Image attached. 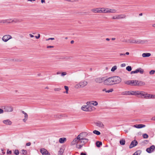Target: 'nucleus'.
Wrapping results in <instances>:
<instances>
[{
  "label": "nucleus",
  "mask_w": 155,
  "mask_h": 155,
  "mask_svg": "<svg viewBox=\"0 0 155 155\" xmlns=\"http://www.w3.org/2000/svg\"><path fill=\"white\" fill-rule=\"evenodd\" d=\"M54 40V38H48V39H46V40L48 41V40Z\"/></svg>",
  "instance_id": "obj_55"
},
{
  "label": "nucleus",
  "mask_w": 155,
  "mask_h": 155,
  "mask_svg": "<svg viewBox=\"0 0 155 155\" xmlns=\"http://www.w3.org/2000/svg\"><path fill=\"white\" fill-rule=\"evenodd\" d=\"M82 133H81L77 137L75 138L74 139V141H77V143L78 142V141H80V140H81V139L83 140V138L82 137Z\"/></svg>",
  "instance_id": "obj_14"
},
{
  "label": "nucleus",
  "mask_w": 155,
  "mask_h": 155,
  "mask_svg": "<svg viewBox=\"0 0 155 155\" xmlns=\"http://www.w3.org/2000/svg\"><path fill=\"white\" fill-rule=\"evenodd\" d=\"M129 41L130 43H135L136 40L134 39H129Z\"/></svg>",
  "instance_id": "obj_39"
},
{
  "label": "nucleus",
  "mask_w": 155,
  "mask_h": 155,
  "mask_svg": "<svg viewBox=\"0 0 155 155\" xmlns=\"http://www.w3.org/2000/svg\"><path fill=\"white\" fill-rule=\"evenodd\" d=\"M155 149V146L154 145L151 146L149 148H147L146 151L149 153H150L154 151Z\"/></svg>",
  "instance_id": "obj_10"
},
{
  "label": "nucleus",
  "mask_w": 155,
  "mask_h": 155,
  "mask_svg": "<svg viewBox=\"0 0 155 155\" xmlns=\"http://www.w3.org/2000/svg\"><path fill=\"white\" fill-rule=\"evenodd\" d=\"M40 34H38V36H35V37L36 39L39 38H40Z\"/></svg>",
  "instance_id": "obj_54"
},
{
  "label": "nucleus",
  "mask_w": 155,
  "mask_h": 155,
  "mask_svg": "<svg viewBox=\"0 0 155 155\" xmlns=\"http://www.w3.org/2000/svg\"><path fill=\"white\" fill-rule=\"evenodd\" d=\"M151 55V54L148 53H143L142 54V56L143 57H149Z\"/></svg>",
  "instance_id": "obj_24"
},
{
  "label": "nucleus",
  "mask_w": 155,
  "mask_h": 155,
  "mask_svg": "<svg viewBox=\"0 0 155 155\" xmlns=\"http://www.w3.org/2000/svg\"><path fill=\"white\" fill-rule=\"evenodd\" d=\"M6 154L8 155L9 154H12V151L11 150H9L8 149L7 150V152L6 153Z\"/></svg>",
  "instance_id": "obj_41"
},
{
  "label": "nucleus",
  "mask_w": 155,
  "mask_h": 155,
  "mask_svg": "<svg viewBox=\"0 0 155 155\" xmlns=\"http://www.w3.org/2000/svg\"><path fill=\"white\" fill-rule=\"evenodd\" d=\"M12 38V36L11 35H6L3 36L2 38V40L4 42H6Z\"/></svg>",
  "instance_id": "obj_11"
},
{
  "label": "nucleus",
  "mask_w": 155,
  "mask_h": 155,
  "mask_svg": "<svg viewBox=\"0 0 155 155\" xmlns=\"http://www.w3.org/2000/svg\"><path fill=\"white\" fill-rule=\"evenodd\" d=\"M3 107V109L5 112H11L13 110V107L11 106L6 105L4 106Z\"/></svg>",
  "instance_id": "obj_6"
},
{
  "label": "nucleus",
  "mask_w": 155,
  "mask_h": 155,
  "mask_svg": "<svg viewBox=\"0 0 155 155\" xmlns=\"http://www.w3.org/2000/svg\"><path fill=\"white\" fill-rule=\"evenodd\" d=\"M66 140V138L65 137H62L60 138L59 139V142L61 143H63Z\"/></svg>",
  "instance_id": "obj_23"
},
{
  "label": "nucleus",
  "mask_w": 155,
  "mask_h": 155,
  "mask_svg": "<svg viewBox=\"0 0 155 155\" xmlns=\"http://www.w3.org/2000/svg\"><path fill=\"white\" fill-rule=\"evenodd\" d=\"M93 133L97 135H99L101 134V133L99 131L97 130H94L93 131Z\"/></svg>",
  "instance_id": "obj_32"
},
{
  "label": "nucleus",
  "mask_w": 155,
  "mask_h": 155,
  "mask_svg": "<svg viewBox=\"0 0 155 155\" xmlns=\"http://www.w3.org/2000/svg\"><path fill=\"white\" fill-rule=\"evenodd\" d=\"M90 101L87 102V105L83 106L81 107V109L84 111H91L94 109V107L92 105H90Z\"/></svg>",
  "instance_id": "obj_2"
},
{
  "label": "nucleus",
  "mask_w": 155,
  "mask_h": 155,
  "mask_svg": "<svg viewBox=\"0 0 155 155\" xmlns=\"http://www.w3.org/2000/svg\"><path fill=\"white\" fill-rule=\"evenodd\" d=\"M113 89H110L109 90H107L106 91V93H110L111 92L113 91Z\"/></svg>",
  "instance_id": "obj_46"
},
{
  "label": "nucleus",
  "mask_w": 155,
  "mask_h": 155,
  "mask_svg": "<svg viewBox=\"0 0 155 155\" xmlns=\"http://www.w3.org/2000/svg\"><path fill=\"white\" fill-rule=\"evenodd\" d=\"M117 67L115 65L114 66L111 68V71H114L117 69Z\"/></svg>",
  "instance_id": "obj_37"
},
{
  "label": "nucleus",
  "mask_w": 155,
  "mask_h": 155,
  "mask_svg": "<svg viewBox=\"0 0 155 155\" xmlns=\"http://www.w3.org/2000/svg\"><path fill=\"white\" fill-rule=\"evenodd\" d=\"M121 79L118 76H112L105 79L104 84L107 85H112L120 83Z\"/></svg>",
  "instance_id": "obj_1"
},
{
  "label": "nucleus",
  "mask_w": 155,
  "mask_h": 155,
  "mask_svg": "<svg viewBox=\"0 0 155 155\" xmlns=\"http://www.w3.org/2000/svg\"><path fill=\"white\" fill-rule=\"evenodd\" d=\"M104 77H99L97 78H96L94 79V81L97 83H101L103 82H104V81L105 80Z\"/></svg>",
  "instance_id": "obj_7"
},
{
  "label": "nucleus",
  "mask_w": 155,
  "mask_h": 155,
  "mask_svg": "<svg viewBox=\"0 0 155 155\" xmlns=\"http://www.w3.org/2000/svg\"><path fill=\"white\" fill-rule=\"evenodd\" d=\"M3 122L4 124L6 125H10L12 124V122L8 119L4 120Z\"/></svg>",
  "instance_id": "obj_19"
},
{
  "label": "nucleus",
  "mask_w": 155,
  "mask_h": 155,
  "mask_svg": "<svg viewBox=\"0 0 155 155\" xmlns=\"http://www.w3.org/2000/svg\"><path fill=\"white\" fill-rule=\"evenodd\" d=\"M126 15H125L121 14L117 15L116 16H113L112 19H123L125 18Z\"/></svg>",
  "instance_id": "obj_8"
},
{
  "label": "nucleus",
  "mask_w": 155,
  "mask_h": 155,
  "mask_svg": "<svg viewBox=\"0 0 155 155\" xmlns=\"http://www.w3.org/2000/svg\"><path fill=\"white\" fill-rule=\"evenodd\" d=\"M126 69L128 71H130L132 70L131 67L130 66H128L126 67Z\"/></svg>",
  "instance_id": "obj_34"
},
{
  "label": "nucleus",
  "mask_w": 155,
  "mask_h": 155,
  "mask_svg": "<svg viewBox=\"0 0 155 155\" xmlns=\"http://www.w3.org/2000/svg\"><path fill=\"white\" fill-rule=\"evenodd\" d=\"M138 92L137 93V96H138L139 97H141L142 98H144L145 99L146 97V92L143 91H138Z\"/></svg>",
  "instance_id": "obj_5"
},
{
  "label": "nucleus",
  "mask_w": 155,
  "mask_h": 155,
  "mask_svg": "<svg viewBox=\"0 0 155 155\" xmlns=\"http://www.w3.org/2000/svg\"><path fill=\"white\" fill-rule=\"evenodd\" d=\"M148 142H149V140H145L143 142L144 143H148Z\"/></svg>",
  "instance_id": "obj_61"
},
{
  "label": "nucleus",
  "mask_w": 155,
  "mask_h": 155,
  "mask_svg": "<svg viewBox=\"0 0 155 155\" xmlns=\"http://www.w3.org/2000/svg\"><path fill=\"white\" fill-rule=\"evenodd\" d=\"M11 20V19H7V20H2V21H0V23H2V22H3V23L7 22L8 21Z\"/></svg>",
  "instance_id": "obj_43"
},
{
  "label": "nucleus",
  "mask_w": 155,
  "mask_h": 155,
  "mask_svg": "<svg viewBox=\"0 0 155 155\" xmlns=\"http://www.w3.org/2000/svg\"><path fill=\"white\" fill-rule=\"evenodd\" d=\"M22 154H24L25 153V154H27V151L26 150H22Z\"/></svg>",
  "instance_id": "obj_49"
},
{
  "label": "nucleus",
  "mask_w": 155,
  "mask_h": 155,
  "mask_svg": "<svg viewBox=\"0 0 155 155\" xmlns=\"http://www.w3.org/2000/svg\"><path fill=\"white\" fill-rule=\"evenodd\" d=\"M25 115V118L23 119V121L25 122L27 120L28 118V114L26 113Z\"/></svg>",
  "instance_id": "obj_33"
},
{
  "label": "nucleus",
  "mask_w": 155,
  "mask_h": 155,
  "mask_svg": "<svg viewBox=\"0 0 155 155\" xmlns=\"http://www.w3.org/2000/svg\"><path fill=\"white\" fill-rule=\"evenodd\" d=\"M138 144V142L136 140L132 141L129 146V148L131 149L136 146Z\"/></svg>",
  "instance_id": "obj_13"
},
{
  "label": "nucleus",
  "mask_w": 155,
  "mask_h": 155,
  "mask_svg": "<svg viewBox=\"0 0 155 155\" xmlns=\"http://www.w3.org/2000/svg\"><path fill=\"white\" fill-rule=\"evenodd\" d=\"M98 12V13H103V11H102V9H101V8H99Z\"/></svg>",
  "instance_id": "obj_50"
},
{
  "label": "nucleus",
  "mask_w": 155,
  "mask_h": 155,
  "mask_svg": "<svg viewBox=\"0 0 155 155\" xmlns=\"http://www.w3.org/2000/svg\"><path fill=\"white\" fill-rule=\"evenodd\" d=\"M146 126L142 124H136L134 126V127L137 128H141L145 127Z\"/></svg>",
  "instance_id": "obj_15"
},
{
  "label": "nucleus",
  "mask_w": 155,
  "mask_h": 155,
  "mask_svg": "<svg viewBox=\"0 0 155 155\" xmlns=\"http://www.w3.org/2000/svg\"><path fill=\"white\" fill-rule=\"evenodd\" d=\"M64 152V150L62 148H60V150L58 152V155H61L63 154Z\"/></svg>",
  "instance_id": "obj_31"
},
{
  "label": "nucleus",
  "mask_w": 155,
  "mask_h": 155,
  "mask_svg": "<svg viewBox=\"0 0 155 155\" xmlns=\"http://www.w3.org/2000/svg\"><path fill=\"white\" fill-rule=\"evenodd\" d=\"M126 66V64L124 63L122 64L121 65V66L122 67H124Z\"/></svg>",
  "instance_id": "obj_60"
},
{
  "label": "nucleus",
  "mask_w": 155,
  "mask_h": 155,
  "mask_svg": "<svg viewBox=\"0 0 155 155\" xmlns=\"http://www.w3.org/2000/svg\"><path fill=\"white\" fill-rule=\"evenodd\" d=\"M76 143H77V141H74V140H73L71 142V145H73L75 144Z\"/></svg>",
  "instance_id": "obj_48"
},
{
  "label": "nucleus",
  "mask_w": 155,
  "mask_h": 155,
  "mask_svg": "<svg viewBox=\"0 0 155 155\" xmlns=\"http://www.w3.org/2000/svg\"><path fill=\"white\" fill-rule=\"evenodd\" d=\"M64 88L66 90V93L67 94L68 93V87L67 86H64Z\"/></svg>",
  "instance_id": "obj_42"
},
{
  "label": "nucleus",
  "mask_w": 155,
  "mask_h": 155,
  "mask_svg": "<svg viewBox=\"0 0 155 155\" xmlns=\"http://www.w3.org/2000/svg\"><path fill=\"white\" fill-rule=\"evenodd\" d=\"M4 110L0 108V114H2L3 113Z\"/></svg>",
  "instance_id": "obj_57"
},
{
  "label": "nucleus",
  "mask_w": 155,
  "mask_h": 155,
  "mask_svg": "<svg viewBox=\"0 0 155 155\" xmlns=\"http://www.w3.org/2000/svg\"><path fill=\"white\" fill-rule=\"evenodd\" d=\"M89 140L87 138H83V140L81 139L80 140V141H78L77 143H80L81 144L83 145V146L86 143H87Z\"/></svg>",
  "instance_id": "obj_12"
},
{
  "label": "nucleus",
  "mask_w": 155,
  "mask_h": 155,
  "mask_svg": "<svg viewBox=\"0 0 155 155\" xmlns=\"http://www.w3.org/2000/svg\"><path fill=\"white\" fill-rule=\"evenodd\" d=\"M132 81L133 80H129L125 81H124V83L125 84L127 85H129L131 86H132Z\"/></svg>",
  "instance_id": "obj_22"
},
{
  "label": "nucleus",
  "mask_w": 155,
  "mask_h": 155,
  "mask_svg": "<svg viewBox=\"0 0 155 155\" xmlns=\"http://www.w3.org/2000/svg\"><path fill=\"white\" fill-rule=\"evenodd\" d=\"M54 46H47V48H54Z\"/></svg>",
  "instance_id": "obj_58"
},
{
  "label": "nucleus",
  "mask_w": 155,
  "mask_h": 155,
  "mask_svg": "<svg viewBox=\"0 0 155 155\" xmlns=\"http://www.w3.org/2000/svg\"><path fill=\"white\" fill-rule=\"evenodd\" d=\"M147 41L146 40H143L139 39L138 40H136L135 43L140 44H143Z\"/></svg>",
  "instance_id": "obj_20"
},
{
  "label": "nucleus",
  "mask_w": 155,
  "mask_h": 155,
  "mask_svg": "<svg viewBox=\"0 0 155 155\" xmlns=\"http://www.w3.org/2000/svg\"><path fill=\"white\" fill-rule=\"evenodd\" d=\"M142 136L143 137L144 139L147 138L149 137L148 135L147 134L145 133L143 134Z\"/></svg>",
  "instance_id": "obj_38"
},
{
  "label": "nucleus",
  "mask_w": 155,
  "mask_h": 155,
  "mask_svg": "<svg viewBox=\"0 0 155 155\" xmlns=\"http://www.w3.org/2000/svg\"><path fill=\"white\" fill-rule=\"evenodd\" d=\"M87 84V81H81L75 86V87L77 88L83 87L86 86Z\"/></svg>",
  "instance_id": "obj_4"
},
{
  "label": "nucleus",
  "mask_w": 155,
  "mask_h": 155,
  "mask_svg": "<svg viewBox=\"0 0 155 155\" xmlns=\"http://www.w3.org/2000/svg\"><path fill=\"white\" fill-rule=\"evenodd\" d=\"M19 153V151L18 150H15L14 151V153L15 155H18Z\"/></svg>",
  "instance_id": "obj_36"
},
{
  "label": "nucleus",
  "mask_w": 155,
  "mask_h": 155,
  "mask_svg": "<svg viewBox=\"0 0 155 155\" xmlns=\"http://www.w3.org/2000/svg\"><path fill=\"white\" fill-rule=\"evenodd\" d=\"M98 9H99V8L92 9H91V11L95 13H98Z\"/></svg>",
  "instance_id": "obj_29"
},
{
  "label": "nucleus",
  "mask_w": 155,
  "mask_h": 155,
  "mask_svg": "<svg viewBox=\"0 0 155 155\" xmlns=\"http://www.w3.org/2000/svg\"><path fill=\"white\" fill-rule=\"evenodd\" d=\"M125 140H124V139H123L122 140H121L120 141V144L121 145H124L125 144Z\"/></svg>",
  "instance_id": "obj_30"
},
{
  "label": "nucleus",
  "mask_w": 155,
  "mask_h": 155,
  "mask_svg": "<svg viewBox=\"0 0 155 155\" xmlns=\"http://www.w3.org/2000/svg\"><path fill=\"white\" fill-rule=\"evenodd\" d=\"M81 133H82V135L83 134H84V135H86V136H87L89 134H87V133L86 132H82Z\"/></svg>",
  "instance_id": "obj_52"
},
{
  "label": "nucleus",
  "mask_w": 155,
  "mask_h": 155,
  "mask_svg": "<svg viewBox=\"0 0 155 155\" xmlns=\"http://www.w3.org/2000/svg\"><path fill=\"white\" fill-rule=\"evenodd\" d=\"M137 80H133L132 81V86H137Z\"/></svg>",
  "instance_id": "obj_28"
},
{
  "label": "nucleus",
  "mask_w": 155,
  "mask_h": 155,
  "mask_svg": "<svg viewBox=\"0 0 155 155\" xmlns=\"http://www.w3.org/2000/svg\"><path fill=\"white\" fill-rule=\"evenodd\" d=\"M31 145V143L30 142H28L26 143V145L27 146H30Z\"/></svg>",
  "instance_id": "obj_56"
},
{
  "label": "nucleus",
  "mask_w": 155,
  "mask_h": 155,
  "mask_svg": "<svg viewBox=\"0 0 155 155\" xmlns=\"http://www.w3.org/2000/svg\"><path fill=\"white\" fill-rule=\"evenodd\" d=\"M107 13H114L116 12V10L113 9H110L108 8Z\"/></svg>",
  "instance_id": "obj_17"
},
{
  "label": "nucleus",
  "mask_w": 155,
  "mask_h": 155,
  "mask_svg": "<svg viewBox=\"0 0 155 155\" xmlns=\"http://www.w3.org/2000/svg\"><path fill=\"white\" fill-rule=\"evenodd\" d=\"M135 73H137V72L136 69L135 71H131L130 72L131 74H135Z\"/></svg>",
  "instance_id": "obj_47"
},
{
  "label": "nucleus",
  "mask_w": 155,
  "mask_h": 155,
  "mask_svg": "<svg viewBox=\"0 0 155 155\" xmlns=\"http://www.w3.org/2000/svg\"><path fill=\"white\" fill-rule=\"evenodd\" d=\"M40 152L43 155H51L50 153L46 149L42 148L40 149Z\"/></svg>",
  "instance_id": "obj_9"
},
{
  "label": "nucleus",
  "mask_w": 155,
  "mask_h": 155,
  "mask_svg": "<svg viewBox=\"0 0 155 155\" xmlns=\"http://www.w3.org/2000/svg\"><path fill=\"white\" fill-rule=\"evenodd\" d=\"M81 155H86V154L85 153H84L83 152H81L80 154Z\"/></svg>",
  "instance_id": "obj_62"
},
{
  "label": "nucleus",
  "mask_w": 155,
  "mask_h": 155,
  "mask_svg": "<svg viewBox=\"0 0 155 155\" xmlns=\"http://www.w3.org/2000/svg\"><path fill=\"white\" fill-rule=\"evenodd\" d=\"M101 9H102V11H103V13H107V9L108 8H106L105 9L104 8H102Z\"/></svg>",
  "instance_id": "obj_35"
},
{
  "label": "nucleus",
  "mask_w": 155,
  "mask_h": 155,
  "mask_svg": "<svg viewBox=\"0 0 155 155\" xmlns=\"http://www.w3.org/2000/svg\"><path fill=\"white\" fill-rule=\"evenodd\" d=\"M29 36H30V37H31V38H33V37H34V36L31 34H30Z\"/></svg>",
  "instance_id": "obj_64"
},
{
  "label": "nucleus",
  "mask_w": 155,
  "mask_h": 155,
  "mask_svg": "<svg viewBox=\"0 0 155 155\" xmlns=\"http://www.w3.org/2000/svg\"><path fill=\"white\" fill-rule=\"evenodd\" d=\"M96 146L98 147H100L102 145V142L101 141H97L96 143Z\"/></svg>",
  "instance_id": "obj_25"
},
{
  "label": "nucleus",
  "mask_w": 155,
  "mask_h": 155,
  "mask_svg": "<svg viewBox=\"0 0 155 155\" xmlns=\"http://www.w3.org/2000/svg\"><path fill=\"white\" fill-rule=\"evenodd\" d=\"M120 56H125V54L124 53H120Z\"/></svg>",
  "instance_id": "obj_63"
},
{
  "label": "nucleus",
  "mask_w": 155,
  "mask_h": 155,
  "mask_svg": "<svg viewBox=\"0 0 155 155\" xmlns=\"http://www.w3.org/2000/svg\"><path fill=\"white\" fill-rule=\"evenodd\" d=\"M83 146V145L80 144L79 145H77L76 148L79 149H81L82 147Z\"/></svg>",
  "instance_id": "obj_44"
},
{
  "label": "nucleus",
  "mask_w": 155,
  "mask_h": 155,
  "mask_svg": "<svg viewBox=\"0 0 155 155\" xmlns=\"http://www.w3.org/2000/svg\"><path fill=\"white\" fill-rule=\"evenodd\" d=\"M137 91H126L122 92V94L125 95H135L137 96Z\"/></svg>",
  "instance_id": "obj_3"
},
{
  "label": "nucleus",
  "mask_w": 155,
  "mask_h": 155,
  "mask_svg": "<svg viewBox=\"0 0 155 155\" xmlns=\"http://www.w3.org/2000/svg\"><path fill=\"white\" fill-rule=\"evenodd\" d=\"M137 153H138V154L140 155V154L141 153V150H138L136 151Z\"/></svg>",
  "instance_id": "obj_53"
},
{
  "label": "nucleus",
  "mask_w": 155,
  "mask_h": 155,
  "mask_svg": "<svg viewBox=\"0 0 155 155\" xmlns=\"http://www.w3.org/2000/svg\"><path fill=\"white\" fill-rule=\"evenodd\" d=\"M137 83L138 86H141L145 84V83L144 82L140 81L137 80Z\"/></svg>",
  "instance_id": "obj_21"
},
{
  "label": "nucleus",
  "mask_w": 155,
  "mask_h": 155,
  "mask_svg": "<svg viewBox=\"0 0 155 155\" xmlns=\"http://www.w3.org/2000/svg\"><path fill=\"white\" fill-rule=\"evenodd\" d=\"M137 73H140V74H143L144 72L143 69L141 68H138L136 69Z\"/></svg>",
  "instance_id": "obj_18"
},
{
  "label": "nucleus",
  "mask_w": 155,
  "mask_h": 155,
  "mask_svg": "<svg viewBox=\"0 0 155 155\" xmlns=\"http://www.w3.org/2000/svg\"><path fill=\"white\" fill-rule=\"evenodd\" d=\"M146 96L145 99H150L151 98V94H148L147 93L146 94Z\"/></svg>",
  "instance_id": "obj_40"
},
{
  "label": "nucleus",
  "mask_w": 155,
  "mask_h": 155,
  "mask_svg": "<svg viewBox=\"0 0 155 155\" xmlns=\"http://www.w3.org/2000/svg\"><path fill=\"white\" fill-rule=\"evenodd\" d=\"M20 21L19 19L16 18H14L11 21H8L7 22L8 23H10L11 22L17 23Z\"/></svg>",
  "instance_id": "obj_26"
},
{
  "label": "nucleus",
  "mask_w": 155,
  "mask_h": 155,
  "mask_svg": "<svg viewBox=\"0 0 155 155\" xmlns=\"http://www.w3.org/2000/svg\"><path fill=\"white\" fill-rule=\"evenodd\" d=\"M151 98H155V95L154 94H151Z\"/></svg>",
  "instance_id": "obj_59"
},
{
  "label": "nucleus",
  "mask_w": 155,
  "mask_h": 155,
  "mask_svg": "<svg viewBox=\"0 0 155 155\" xmlns=\"http://www.w3.org/2000/svg\"><path fill=\"white\" fill-rule=\"evenodd\" d=\"M95 124L97 126L100 127H104V125L103 124V123L101 121H98Z\"/></svg>",
  "instance_id": "obj_16"
},
{
  "label": "nucleus",
  "mask_w": 155,
  "mask_h": 155,
  "mask_svg": "<svg viewBox=\"0 0 155 155\" xmlns=\"http://www.w3.org/2000/svg\"><path fill=\"white\" fill-rule=\"evenodd\" d=\"M155 72V71L154 70H152L150 71L149 72L150 74L152 75L154 74Z\"/></svg>",
  "instance_id": "obj_45"
},
{
  "label": "nucleus",
  "mask_w": 155,
  "mask_h": 155,
  "mask_svg": "<svg viewBox=\"0 0 155 155\" xmlns=\"http://www.w3.org/2000/svg\"><path fill=\"white\" fill-rule=\"evenodd\" d=\"M90 104H92L94 106H97L98 105L97 102L96 101H92L90 102Z\"/></svg>",
  "instance_id": "obj_27"
},
{
  "label": "nucleus",
  "mask_w": 155,
  "mask_h": 155,
  "mask_svg": "<svg viewBox=\"0 0 155 155\" xmlns=\"http://www.w3.org/2000/svg\"><path fill=\"white\" fill-rule=\"evenodd\" d=\"M67 74V73L66 72H63L61 73V75L62 76H64Z\"/></svg>",
  "instance_id": "obj_51"
}]
</instances>
